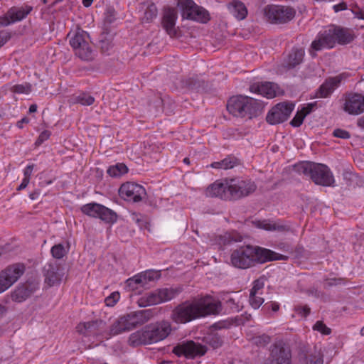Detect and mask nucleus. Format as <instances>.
Segmentation results:
<instances>
[{
	"label": "nucleus",
	"mask_w": 364,
	"mask_h": 364,
	"mask_svg": "<svg viewBox=\"0 0 364 364\" xmlns=\"http://www.w3.org/2000/svg\"><path fill=\"white\" fill-rule=\"evenodd\" d=\"M221 310L222 304L219 300L205 296L178 304L172 311L171 318L176 323H186L209 315L218 314Z\"/></svg>",
	"instance_id": "obj_1"
},
{
	"label": "nucleus",
	"mask_w": 364,
	"mask_h": 364,
	"mask_svg": "<svg viewBox=\"0 0 364 364\" xmlns=\"http://www.w3.org/2000/svg\"><path fill=\"white\" fill-rule=\"evenodd\" d=\"M256 189V184L250 180L226 178L216 181L210 185L205 191V195L225 200H237L253 193Z\"/></svg>",
	"instance_id": "obj_2"
},
{
	"label": "nucleus",
	"mask_w": 364,
	"mask_h": 364,
	"mask_svg": "<svg viewBox=\"0 0 364 364\" xmlns=\"http://www.w3.org/2000/svg\"><path fill=\"white\" fill-rule=\"evenodd\" d=\"M287 257L258 246L245 245L235 250L230 257L232 264L237 268L247 269L257 263L272 260H285Z\"/></svg>",
	"instance_id": "obj_3"
},
{
	"label": "nucleus",
	"mask_w": 364,
	"mask_h": 364,
	"mask_svg": "<svg viewBox=\"0 0 364 364\" xmlns=\"http://www.w3.org/2000/svg\"><path fill=\"white\" fill-rule=\"evenodd\" d=\"M355 38L353 30L336 26H330L323 32L318 33L316 38L312 41L310 54L315 56L314 51H319L324 48H332L336 43L346 45L351 43Z\"/></svg>",
	"instance_id": "obj_4"
},
{
	"label": "nucleus",
	"mask_w": 364,
	"mask_h": 364,
	"mask_svg": "<svg viewBox=\"0 0 364 364\" xmlns=\"http://www.w3.org/2000/svg\"><path fill=\"white\" fill-rule=\"evenodd\" d=\"M263 107L260 102L250 97L237 95L229 99L227 109L230 114L237 117L252 119L258 116Z\"/></svg>",
	"instance_id": "obj_5"
},
{
	"label": "nucleus",
	"mask_w": 364,
	"mask_h": 364,
	"mask_svg": "<svg viewBox=\"0 0 364 364\" xmlns=\"http://www.w3.org/2000/svg\"><path fill=\"white\" fill-rule=\"evenodd\" d=\"M295 169L305 175H309L317 185L331 186L335 182L330 168L322 164L301 163L295 166Z\"/></svg>",
	"instance_id": "obj_6"
},
{
	"label": "nucleus",
	"mask_w": 364,
	"mask_h": 364,
	"mask_svg": "<svg viewBox=\"0 0 364 364\" xmlns=\"http://www.w3.org/2000/svg\"><path fill=\"white\" fill-rule=\"evenodd\" d=\"M70 44L75 55L81 60L91 61L94 59L95 53L90 42L89 34L81 28H77L73 33L68 34Z\"/></svg>",
	"instance_id": "obj_7"
},
{
	"label": "nucleus",
	"mask_w": 364,
	"mask_h": 364,
	"mask_svg": "<svg viewBox=\"0 0 364 364\" xmlns=\"http://www.w3.org/2000/svg\"><path fill=\"white\" fill-rule=\"evenodd\" d=\"M181 291V287L159 289L141 297L139 304L140 306H147L166 302L176 298Z\"/></svg>",
	"instance_id": "obj_8"
},
{
	"label": "nucleus",
	"mask_w": 364,
	"mask_h": 364,
	"mask_svg": "<svg viewBox=\"0 0 364 364\" xmlns=\"http://www.w3.org/2000/svg\"><path fill=\"white\" fill-rule=\"evenodd\" d=\"M80 210L84 214L99 218L106 223L112 224L117 220V215L114 210L100 203H90L83 205Z\"/></svg>",
	"instance_id": "obj_9"
},
{
	"label": "nucleus",
	"mask_w": 364,
	"mask_h": 364,
	"mask_svg": "<svg viewBox=\"0 0 364 364\" xmlns=\"http://www.w3.org/2000/svg\"><path fill=\"white\" fill-rule=\"evenodd\" d=\"M25 267L16 263L8 266L0 272V294L9 289L23 275Z\"/></svg>",
	"instance_id": "obj_10"
},
{
	"label": "nucleus",
	"mask_w": 364,
	"mask_h": 364,
	"mask_svg": "<svg viewBox=\"0 0 364 364\" xmlns=\"http://www.w3.org/2000/svg\"><path fill=\"white\" fill-rule=\"evenodd\" d=\"M172 352L177 356H184L188 359L200 357L207 352V347L193 341H183L173 348Z\"/></svg>",
	"instance_id": "obj_11"
},
{
	"label": "nucleus",
	"mask_w": 364,
	"mask_h": 364,
	"mask_svg": "<svg viewBox=\"0 0 364 364\" xmlns=\"http://www.w3.org/2000/svg\"><path fill=\"white\" fill-rule=\"evenodd\" d=\"M264 14L271 23H284L294 17L295 11L289 6L272 5L265 8Z\"/></svg>",
	"instance_id": "obj_12"
},
{
	"label": "nucleus",
	"mask_w": 364,
	"mask_h": 364,
	"mask_svg": "<svg viewBox=\"0 0 364 364\" xmlns=\"http://www.w3.org/2000/svg\"><path fill=\"white\" fill-rule=\"evenodd\" d=\"M294 107L291 103H278L269 111L266 120L270 124L282 123L289 117Z\"/></svg>",
	"instance_id": "obj_13"
},
{
	"label": "nucleus",
	"mask_w": 364,
	"mask_h": 364,
	"mask_svg": "<svg viewBox=\"0 0 364 364\" xmlns=\"http://www.w3.org/2000/svg\"><path fill=\"white\" fill-rule=\"evenodd\" d=\"M119 196L124 200L137 203L141 201L146 195L145 188L137 183L127 182L121 186L119 189Z\"/></svg>",
	"instance_id": "obj_14"
},
{
	"label": "nucleus",
	"mask_w": 364,
	"mask_h": 364,
	"mask_svg": "<svg viewBox=\"0 0 364 364\" xmlns=\"http://www.w3.org/2000/svg\"><path fill=\"white\" fill-rule=\"evenodd\" d=\"M32 9L33 8L30 6L10 8L5 14L0 16V28L22 21Z\"/></svg>",
	"instance_id": "obj_15"
},
{
	"label": "nucleus",
	"mask_w": 364,
	"mask_h": 364,
	"mask_svg": "<svg viewBox=\"0 0 364 364\" xmlns=\"http://www.w3.org/2000/svg\"><path fill=\"white\" fill-rule=\"evenodd\" d=\"M147 344L156 343L168 336L171 331V326L168 322H162L144 328Z\"/></svg>",
	"instance_id": "obj_16"
},
{
	"label": "nucleus",
	"mask_w": 364,
	"mask_h": 364,
	"mask_svg": "<svg viewBox=\"0 0 364 364\" xmlns=\"http://www.w3.org/2000/svg\"><path fill=\"white\" fill-rule=\"evenodd\" d=\"M272 364H291L290 347L283 342L276 343L271 350Z\"/></svg>",
	"instance_id": "obj_17"
},
{
	"label": "nucleus",
	"mask_w": 364,
	"mask_h": 364,
	"mask_svg": "<svg viewBox=\"0 0 364 364\" xmlns=\"http://www.w3.org/2000/svg\"><path fill=\"white\" fill-rule=\"evenodd\" d=\"M161 274L159 271L148 270L135 275L127 280V286L134 289H137L138 285L141 287H145L148 285L149 282H154L159 279Z\"/></svg>",
	"instance_id": "obj_18"
},
{
	"label": "nucleus",
	"mask_w": 364,
	"mask_h": 364,
	"mask_svg": "<svg viewBox=\"0 0 364 364\" xmlns=\"http://www.w3.org/2000/svg\"><path fill=\"white\" fill-rule=\"evenodd\" d=\"M344 110L353 115H358L364 112V97L357 93L348 95L346 98Z\"/></svg>",
	"instance_id": "obj_19"
},
{
	"label": "nucleus",
	"mask_w": 364,
	"mask_h": 364,
	"mask_svg": "<svg viewBox=\"0 0 364 364\" xmlns=\"http://www.w3.org/2000/svg\"><path fill=\"white\" fill-rule=\"evenodd\" d=\"M177 18V12L174 9L168 8L164 10L161 21L162 27L171 38L178 36V30L176 27Z\"/></svg>",
	"instance_id": "obj_20"
},
{
	"label": "nucleus",
	"mask_w": 364,
	"mask_h": 364,
	"mask_svg": "<svg viewBox=\"0 0 364 364\" xmlns=\"http://www.w3.org/2000/svg\"><path fill=\"white\" fill-rule=\"evenodd\" d=\"M252 92L258 93L267 98L272 99L279 94V88L275 83L264 82L255 83L250 87Z\"/></svg>",
	"instance_id": "obj_21"
},
{
	"label": "nucleus",
	"mask_w": 364,
	"mask_h": 364,
	"mask_svg": "<svg viewBox=\"0 0 364 364\" xmlns=\"http://www.w3.org/2000/svg\"><path fill=\"white\" fill-rule=\"evenodd\" d=\"M301 364H323V355L314 348H304L299 355Z\"/></svg>",
	"instance_id": "obj_22"
},
{
	"label": "nucleus",
	"mask_w": 364,
	"mask_h": 364,
	"mask_svg": "<svg viewBox=\"0 0 364 364\" xmlns=\"http://www.w3.org/2000/svg\"><path fill=\"white\" fill-rule=\"evenodd\" d=\"M38 288V284L28 282L21 286H18L11 293V299L16 302H22L35 292Z\"/></svg>",
	"instance_id": "obj_23"
},
{
	"label": "nucleus",
	"mask_w": 364,
	"mask_h": 364,
	"mask_svg": "<svg viewBox=\"0 0 364 364\" xmlns=\"http://www.w3.org/2000/svg\"><path fill=\"white\" fill-rule=\"evenodd\" d=\"M153 315L151 309L133 311L126 314L132 330L147 322Z\"/></svg>",
	"instance_id": "obj_24"
},
{
	"label": "nucleus",
	"mask_w": 364,
	"mask_h": 364,
	"mask_svg": "<svg viewBox=\"0 0 364 364\" xmlns=\"http://www.w3.org/2000/svg\"><path fill=\"white\" fill-rule=\"evenodd\" d=\"M63 276L62 269L57 265L49 264L45 267V283L48 287L59 284Z\"/></svg>",
	"instance_id": "obj_25"
},
{
	"label": "nucleus",
	"mask_w": 364,
	"mask_h": 364,
	"mask_svg": "<svg viewBox=\"0 0 364 364\" xmlns=\"http://www.w3.org/2000/svg\"><path fill=\"white\" fill-rule=\"evenodd\" d=\"M341 80L338 77H330L318 87L316 91V97L321 98L328 97L335 89L338 86Z\"/></svg>",
	"instance_id": "obj_26"
},
{
	"label": "nucleus",
	"mask_w": 364,
	"mask_h": 364,
	"mask_svg": "<svg viewBox=\"0 0 364 364\" xmlns=\"http://www.w3.org/2000/svg\"><path fill=\"white\" fill-rule=\"evenodd\" d=\"M305 51L302 48H293L287 58L284 60V66L287 69H293L301 64L304 57Z\"/></svg>",
	"instance_id": "obj_27"
},
{
	"label": "nucleus",
	"mask_w": 364,
	"mask_h": 364,
	"mask_svg": "<svg viewBox=\"0 0 364 364\" xmlns=\"http://www.w3.org/2000/svg\"><path fill=\"white\" fill-rule=\"evenodd\" d=\"M132 330L126 315L120 316L110 326L109 332L112 336L120 334Z\"/></svg>",
	"instance_id": "obj_28"
},
{
	"label": "nucleus",
	"mask_w": 364,
	"mask_h": 364,
	"mask_svg": "<svg viewBox=\"0 0 364 364\" xmlns=\"http://www.w3.org/2000/svg\"><path fill=\"white\" fill-rule=\"evenodd\" d=\"M316 106V102L309 103L306 107H304L301 110L297 111L294 118L290 122V124L294 127H300L305 117L311 113Z\"/></svg>",
	"instance_id": "obj_29"
},
{
	"label": "nucleus",
	"mask_w": 364,
	"mask_h": 364,
	"mask_svg": "<svg viewBox=\"0 0 364 364\" xmlns=\"http://www.w3.org/2000/svg\"><path fill=\"white\" fill-rule=\"evenodd\" d=\"M228 10L237 19L243 20L247 14L245 4L240 1H232L228 6Z\"/></svg>",
	"instance_id": "obj_30"
},
{
	"label": "nucleus",
	"mask_w": 364,
	"mask_h": 364,
	"mask_svg": "<svg viewBox=\"0 0 364 364\" xmlns=\"http://www.w3.org/2000/svg\"><path fill=\"white\" fill-rule=\"evenodd\" d=\"M239 164V160L233 156H228L220 161L213 162L210 167L218 169L228 170L234 168Z\"/></svg>",
	"instance_id": "obj_31"
},
{
	"label": "nucleus",
	"mask_w": 364,
	"mask_h": 364,
	"mask_svg": "<svg viewBox=\"0 0 364 364\" xmlns=\"http://www.w3.org/2000/svg\"><path fill=\"white\" fill-rule=\"evenodd\" d=\"M196 3L193 0H178L177 6L181 10L183 18L191 20L192 13L196 8Z\"/></svg>",
	"instance_id": "obj_32"
},
{
	"label": "nucleus",
	"mask_w": 364,
	"mask_h": 364,
	"mask_svg": "<svg viewBox=\"0 0 364 364\" xmlns=\"http://www.w3.org/2000/svg\"><path fill=\"white\" fill-rule=\"evenodd\" d=\"M255 227L269 231H284L288 228L284 225H280L277 223L271 222L269 220H257L253 222Z\"/></svg>",
	"instance_id": "obj_33"
},
{
	"label": "nucleus",
	"mask_w": 364,
	"mask_h": 364,
	"mask_svg": "<svg viewBox=\"0 0 364 364\" xmlns=\"http://www.w3.org/2000/svg\"><path fill=\"white\" fill-rule=\"evenodd\" d=\"M192 13L191 21L205 23L210 20L208 11L204 8L196 4V8Z\"/></svg>",
	"instance_id": "obj_34"
},
{
	"label": "nucleus",
	"mask_w": 364,
	"mask_h": 364,
	"mask_svg": "<svg viewBox=\"0 0 364 364\" xmlns=\"http://www.w3.org/2000/svg\"><path fill=\"white\" fill-rule=\"evenodd\" d=\"M129 344L132 346L146 345L147 341L144 328L132 333L129 337Z\"/></svg>",
	"instance_id": "obj_35"
},
{
	"label": "nucleus",
	"mask_w": 364,
	"mask_h": 364,
	"mask_svg": "<svg viewBox=\"0 0 364 364\" xmlns=\"http://www.w3.org/2000/svg\"><path fill=\"white\" fill-rule=\"evenodd\" d=\"M74 103H78L83 106H90L95 102V98L88 93L82 92L80 95L73 97Z\"/></svg>",
	"instance_id": "obj_36"
},
{
	"label": "nucleus",
	"mask_w": 364,
	"mask_h": 364,
	"mask_svg": "<svg viewBox=\"0 0 364 364\" xmlns=\"http://www.w3.org/2000/svg\"><path fill=\"white\" fill-rule=\"evenodd\" d=\"M128 168L124 164H117L116 165L111 166L107 169V173L112 177H119L122 174L127 173Z\"/></svg>",
	"instance_id": "obj_37"
},
{
	"label": "nucleus",
	"mask_w": 364,
	"mask_h": 364,
	"mask_svg": "<svg viewBox=\"0 0 364 364\" xmlns=\"http://www.w3.org/2000/svg\"><path fill=\"white\" fill-rule=\"evenodd\" d=\"M204 341L213 348L220 347L223 343L220 336L217 333H210L205 337Z\"/></svg>",
	"instance_id": "obj_38"
},
{
	"label": "nucleus",
	"mask_w": 364,
	"mask_h": 364,
	"mask_svg": "<svg viewBox=\"0 0 364 364\" xmlns=\"http://www.w3.org/2000/svg\"><path fill=\"white\" fill-rule=\"evenodd\" d=\"M158 14V10L154 4H151L147 6L144 16V20L146 22H150L154 19Z\"/></svg>",
	"instance_id": "obj_39"
},
{
	"label": "nucleus",
	"mask_w": 364,
	"mask_h": 364,
	"mask_svg": "<svg viewBox=\"0 0 364 364\" xmlns=\"http://www.w3.org/2000/svg\"><path fill=\"white\" fill-rule=\"evenodd\" d=\"M68 251V250L62 244L54 245L50 250L53 257L56 259H62L67 254Z\"/></svg>",
	"instance_id": "obj_40"
},
{
	"label": "nucleus",
	"mask_w": 364,
	"mask_h": 364,
	"mask_svg": "<svg viewBox=\"0 0 364 364\" xmlns=\"http://www.w3.org/2000/svg\"><path fill=\"white\" fill-rule=\"evenodd\" d=\"M262 294H250L249 302L252 308L255 309H259L261 305L264 303V299L261 296Z\"/></svg>",
	"instance_id": "obj_41"
},
{
	"label": "nucleus",
	"mask_w": 364,
	"mask_h": 364,
	"mask_svg": "<svg viewBox=\"0 0 364 364\" xmlns=\"http://www.w3.org/2000/svg\"><path fill=\"white\" fill-rule=\"evenodd\" d=\"M264 287V279L263 277H260L253 282V286L250 289V294H252V296L255 294H262V289Z\"/></svg>",
	"instance_id": "obj_42"
},
{
	"label": "nucleus",
	"mask_w": 364,
	"mask_h": 364,
	"mask_svg": "<svg viewBox=\"0 0 364 364\" xmlns=\"http://www.w3.org/2000/svg\"><path fill=\"white\" fill-rule=\"evenodd\" d=\"M314 331H317L323 335H328L331 333V329L326 326L321 321H318L313 326Z\"/></svg>",
	"instance_id": "obj_43"
},
{
	"label": "nucleus",
	"mask_w": 364,
	"mask_h": 364,
	"mask_svg": "<svg viewBox=\"0 0 364 364\" xmlns=\"http://www.w3.org/2000/svg\"><path fill=\"white\" fill-rule=\"evenodd\" d=\"M11 90L14 93L18 94H28L31 92V85L28 84L26 85H14Z\"/></svg>",
	"instance_id": "obj_44"
},
{
	"label": "nucleus",
	"mask_w": 364,
	"mask_h": 364,
	"mask_svg": "<svg viewBox=\"0 0 364 364\" xmlns=\"http://www.w3.org/2000/svg\"><path fill=\"white\" fill-rule=\"evenodd\" d=\"M119 293L118 291H114L105 299V304L107 306H113L119 301Z\"/></svg>",
	"instance_id": "obj_45"
},
{
	"label": "nucleus",
	"mask_w": 364,
	"mask_h": 364,
	"mask_svg": "<svg viewBox=\"0 0 364 364\" xmlns=\"http://www.w3.org/2000/svg\"><path fill=\"white\" fill-rule=\"evenodd\" d=\"M100 47L103 53L109 55L110 50L112 48V44L110 41L105 38L100 40Z\"/></svg>",
	"instance_id": "obj_46"
},
{
	"label": "nucleus",
	"mask_w": 364,
	"mask_h": 364,
	"mask_svg": "<svg viewBox=\"0 0 364 364\" xmlns=\"http://www.w3.org/2000/svg\"><path fill=\"white\" fill-rule=\"evenodd\" d=\"M50 134H51V133L48 130L43 131L38 136V139H36V141L35 142V145L36 146H38L41 144H42L45 141H46L49 139V137L50 136Z\"/></svg>",
	"instance_id": "obj_47"
},
{
	"label": "nucleus",
	"mask_w": 364,
	"mask_h": 364,
	"mask_svg": "<svg viewBox=\"0 0 364 364\" xmlns=\"http://www.w3.org/2000/svg\"><path fill=\"white\" fill-rule=\"evenodd\" d=\"M294 311L301 317H306L310 313V308L307 305L296 306L294 307Z\"/></svg>",
	"instance_id": "obj_48"
},
{
	"label": "nucleus",
	"mask_w": 364,
	"mask_h": 364,
	"mask_svg": "<svg viewBox=\"0 0 364 364\" xmlns=\"http://www.w3.org/2000/svg\"><path fill=\"white\" fill-rule=\"evenodd\" d=\"M333 136L337 138L346 139L350 137V134L346 130L342 129H336L333 132Z\"/></svg>",
	"instance_id": "obj_49"
},
{
	"label": "nucleus",
	"mask_w": 364,
	"mask_h": 364,
	"mask_svg": "<svg viewBox=\"0 0 364 364\" xmlns=\"http://www.w3.org/2000/svg\"><path fill=\"white\" fill-rule=\"evenodd\" d=\"M94 323L87 322L84 323H80L77 326V331L82 334H86L87 331L91 328V326H94Z\"/></svg>",
	"instance_id": "obj_50"
},
{
	"label": "nucleus",
	"mask_w": 364,
	"mask_h": 364,
	"mask_svg": "<svg viewBox=\"0 0 364 364\" xmlns=\"http://www.w3.org/2000/svg\"><path fill=\"white\" fill-rule=\"evenodd\" d=\"M11 37L9 32L2 31L0 32V45L3 46Z\"/></svg>",
	"instance_id": "obj_51"
},
{
	"label": "nucleus",
	"mask_w": 364,
	"mask_h": 364,
	"mask_svg": "<svg viewBox=\"0 0 364 364\" xmlns=\"http://www.w3.org/2000/svg\"><path fill=\"white\" fill-rule=\"evenodd\" d=\"M264 309L266 310L271 309L274 312H277L279 309V304L275 301H270L265 304Z\"/></svg>",
	"instance_id": "obj_52"
},
{
	"label": "nucleus",
	"mask_w": 364,
	"mask_h": 364,
	"mask_svg": "<svg viewBox=\"0 0 364 364\" xmlns=\"http://www.w3.org/2000/svg\"><path fill=\"white\" fill-rule=\"evenodd\" d=\"M352 12L357 18L364 20V9L355 6L352 9Z\"/></svg>",
	"instance_id": "obj_53"
},
{
	"label": "nucleus",
	"mask_w": 364,
	"mask_h": 364,
	"mask_svg": "<svg viewBox=\"0 0 364 364\" xmlns=\"http://www.w3.org/2000/svg\"><path fill=\"white\" fill-rule=\"evenodd\" d=\"M34 168V164L28 165L23 170L24 178L31 179L32 172Z\"/></svg>",
	"instance_id": "obj_54"
},
{
	"label": "nucleus",
	"mask_w": 364,
	"mask_h": 364,
	"mask_svg": "<svg viewBox=\"0 0 364 364\" xmlns=\"http://www.w3.org/2000/svg\"><path fill=\"white\" fill-rule=\"evenodd\" d=\"M347 9V4L345 2H341L338 4L333 6V9L335 12H338L341 11H344Z\"/></svg>",
	"instance_id": "obj_55"
},
{
	"label": "nucleus",
	"mask_w": 364,
	"mask_h": 364,
	"mask_svg": "<svg viewBox=\"0 0 364 364\" xmlns=\"http://www.w3.org/2000/svg\"><path fill=\"white\" fill-rule=\"evenodd\" d=\"M29 182H30L29 178H23L21 183L18 186V187L16 188V190L18 191H20L21 190L25 189L28 186Z\"/></svg>",
	"instance_id": "obj_56"
},
{
	"label": "nucleus",
	"mask_w": 364,
	"mask_h": 364,
	"mask_svg": "<svg viewBox=\"0 0 364 364\" xmlns=\"http://www.w3.org/2000/svg\"><path fill=\"white\" fill-rule=\"evenodd\" d=\"M41 194L40 190L37 189L33 191L29 194V198L31 200H34L38 198L39 196Z\"/></svg>",
	"instance_id": "obj_57"
},
{
	"label": "nucleus",
	"mask_w": 364,
	"mask_h": 364,
	"mask_svg": "<svg viewBox=\"0 0 364 364\" xmlns=\"http://www.w3.org/2000/svg\"><path fill=\"white\" fill-rule=\"evenodd\" d=\"M213 328L215 329H222L226 328V324L225 323H216L213 324Z\"/></svg>",
	"instance_id": "obj_58"
},
{
	"label": "nucleus",
	"mask_w": 364,
	"mask_h": 364,
	"mask_svg": "<svg viewBox=\"0 0 364 364\" xmlns=\"http://www.w3.org/2000/svg\"><path fill=\"white\" fill-rule=\"evenodd\" d=\"M28 121H29V120H28V118L24 117V118H23L21 120H20V121H18V122H17V126H18L19 128H22V127H23L22 124H23V123H28Z\"/></svg>",
	"instance_id": "obj_59"
},
{
	"label": "nucleus",
	"mask_w": 364,
	"mask_h": 364,
	"mask_svg": "<svg viewBox=\"0 0 364 364\" xmlns=\"http://www.w3.org/2000/svg\"><path fill=\"white\" fill-rule=\"evenodd\" d=\"M92 1L93 0H82V4L85 7H89L92 4Z\"/></svg>",
	"instance_id": "obj_60"
},
{
	"label": "nucleus",
	"mask_w": 364,
	"mask_h": 364,
	"mask_svg": "<svg viewBox=\"0 0 364 364\" xmlns=\"http://www.w3.org/2000/svg\"><path fill=\"white\" fill-rule=\"evenodd\" d=\"M37 110V105H31L29 107V112L30 113H33V112H36Z\"/></svg>",
	"instance_id": "obj_61"
},
{
	"label": "nucleus",
	"mask_w": 364,
	"mask_h": 364,
	"mask_svg": "<svg viewBox=\"0 0 364 364\" xmlns=\"http://www.w3.org/2000/svg\"><path fill=\"white\" fill-rule=\"evenodd\" d=\"M358 124L359 127L364 128V117L362 119H359Z\"/></svg>",
	"instance_id": "obj_62"
},
{
	"label": "nucleus",
	"mask_w": 364,
	"mask_h": 364,
	"mask_svg": "<svg viewBox=\"0 0 364 364\" xmlns=\"http://www.w3.org/2000/svg\"><path fill=\"white\" fill-rule=\"evenodd\" d=\"M263 340L264 343H268L270 341V338L269 336H264Z\"/></svg>",
	"instance_id": "obj_63"
},
{
	"label": "nucleus",
	"mask_w": 364,
	"mask_h": 364,
	"mask_svg": "<svg viewBox=\"0 0 364 364\" xmlns=\"http://www.w3.org/2000/svg\"><path fill=\"white\" fill-rule=\"evenodd\" d=\"M183 163H185L186 164H188H188H190V160H189V159H188V158H185V159H183Z\"/></svg>",
	"instance_id": "obj_64"
}]
</instances>
